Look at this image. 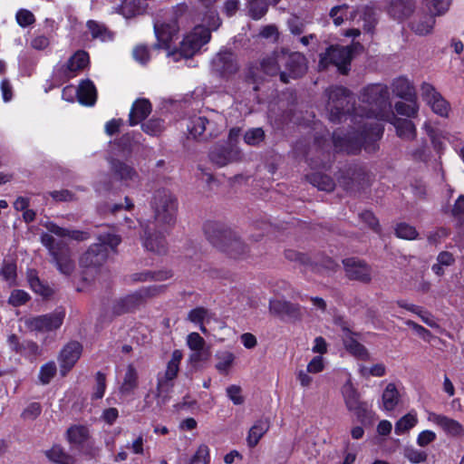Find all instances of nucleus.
I'll list each match as a JSON object with an SVG mask.
<instances>
[{
    "label": "nucleus",
    "mask_w": 464,
    "mask_h": 464,
    "mask_svg": "<svg viewBox=\"0 0 464 464\" xmlns=\"http://www.w3.org/2000/svg\"><path fill=\"white\" fill-rule=\"evenodd\" d=\"M382 402L385 410L392 411L399 402V392L394 383H389L383 393Z\"/></svg>",
    "instance_id": "obj_42"
},
{
    "label": "nucleus",
    "mask_w": 464,
    "mask_h": 464,
    "mask_svg": "<svg viewBox=\"0 0 464 464\" xmlns=\"http://www.w3.org/2000/svg\"><path fill=\"white\" fill-rule=\"evenodd\" d=\"M390 93L388 87L383 84H371L365 87L361 94V101L371 106L367 118L377 117L379 113L390 107Z\"/></svg>",
    "instance_id": "obj_11"
},
{
    "label": "nucleus",
    "mask_w": 464,
    "mask_h": 464,
    "mask_svg": "<svg viewBox=\"0 0 464 464\" xmlns=\"http://www.w3.org/2000/svg\"><path fill=\"white\" fill-rule=\"evenodd\" d=\"M407 102L409 103L404 102H397L394 105V109L400 115L406 116L408 118H415L419 111V105L416 102V99Z\"/></svg>",
    "instance_id": "obj_43"
},
{
    "label": "nucleus",
    "mask_w": 464,
    "mask_h": 464,
    "mask_svg": "<svg viewBox=\"0 0 464 464\" xmlns=\"http://www.w3.org/2000/svg\"><path fill=\"white\" fill-rule=\"evenodd\" d=\"M138 374L135 368L130 364L127 368L123 382L121 386L122 393H130L137 387Z\"/></svg>",
    "instance_id": "obj_46"
},
{
    "label": "nucleus",
    "mask_w": 464,
    "mask_h": 464,
    "mask_svg": "<svg viewBox=\"0 0 464 464\" xmlns=\"http://www.w3.org/2000/svg\"><path fill=\"white\" fill-rule=\"evenodd\" d=\"M165 233L162 228H159L155 226H147L144 230V241L143 246L145 248L152 253L158 255H164L168 251V244L165 238Z\"/></svg>",
    "instance_id": "obj_18"
},
{
    "label": "nucleus",
    "mask_w": 464,
    "mask_h": 464,
    "mask_svg": "<svg viewBox=\"0 0 464 464\" xmlns=\"http://www.w3.org/2000/svg\"><path fill=\"white\" fill-rule=\"evenodd\" d=\"M222 122L223 116L220 113L209 111L206 115L190 117L188 130L194 139L208 141L221 133Z\"/></svg>",
    "instance_id": "obj_7"
},
{
    "label": "nucleus",
    "mask_w": 464,
    "mask_h": 464,
    "mask_svg": "<svg viewBox=\"0 0 464 464\" xmlns=\"http://www.w3.org/2000/svg\"><path fill=\"white\" fill-rule=\"evenodd\" d=\"M345 349L353 356L361 360H368L369 353L364 345L360 343L353 337L349 336L343 340Z\"/></svg>",
    "instance_id": "obj_40"
},
{
    "label": "nucleus",
    "mask_w": 464,
    "mask_h": 464,
    "mask_svg": "<svg viewBox=\"0 0 464 464\" xmlns=\"http://www.w3.org/2000/svg\"><path fill=\"white\" fill-rule=\"evenodd\" d=\"M342 394L347 410L353 411L361 423H372L374 413L369 410L367 402L361 401V395L351 381L343 385Z\"/></svg>",
    "instance_id": "obj_9"
},
{
    "label": "nucleus",
    "mask_w": 464,
    "mask_h": 464,
    "mask_svg": "<svg viewBox=\"0 0 464 464\" xmlns=\"http://www.w3.org/2000/svg\"><path fill=\"white\" fill-rule=\"evenodd\" d=\"M110 165L112 175L127 185L130 181H136L139 178L135 169L121 160L111 159Z\"/></svg>",
    "instance_id": "obj_26"
},
{
    "label": "nucleus",
    "mask_w": 464,
    "mask_h": 464,
    "mask_svg": "<svg viewBox=\"0 0 464 464\" xmlns=\"http://www.w3.org/2000/svg\"><path fill=\"white\" fill-rule=\"evenodd\" d=\"M56 373V366L55 363L51 362H48L41 367L40 370V381L44 384H47L50 382L51 379L55 375Z\"/></svg>",
    "instance_id": "obj_62"
},
{
    "label": "nucleus",
    "mask_w": 464,
    "mask_h": 464,
    "mask_svg": "<svg viewBox=\"0 0 464 464\" xmlns=\"http://www.w3.org/2000/svg\"><path fill=\"white\" fill-rule=\"evenodd\" d=\"M414 9V0H391L388 13L392 18L402 21L408 18Z\"/></svg>",
    "instance_id": "obj_27"
},
{
    "label": "nucleus",
    "mask_w": 464,
    "mask_h": 464,
    "mask_svg": "<svg viewBox=\"0 0 464 464\" xmlns=\"http://www.w3.org/2000/svg\"><path fill=\"white\" fill-rule=\"evenodd\" d=\"M306 179L314 187L323 191L331 192L335 188L334 180L330 176L321 172L307 175Z\"/></svg>",
    "instance_id": "obj_37"
},
{
    "label": "nucleus",
    "mask_w": 464,
    "mask_h": 464,
    "mask_svg": "<svg viewBox=\"0 0 464 464\" xmlns=\"http://www.w3.org/2000/svg\"><path fill=\"white\" fill-rule=\"evenodd\" d=\"M77 98L81 104L92 106L97 98L96 88L90 80L82 81L77 89Z\"/></svg>",
    "instance_id": "obj_34"
},
{
    "label": "nucleus",
    "mask_w": 464,
    "mask_h": 464,
    "mask_svg": "<svg viewBox=\"0 0 464 464\" xmlns=\"http://www.w3.org/2000/svg\"><path fill=\"white\" fill-rule=\"evenodd\" d=\"M269 312L275 316L284 318L288 317L293 320L302 318L301 307L283 299H275L269 302Z\"/></svg>",
    "instance_id": "obj_22"
},
{
    "label": "nucleus",
    "mask_w": 464,
    "mask_h": 464,
    "mask_svg": "<svg viewBox=\"0 0 464 464\" xmlns=\"http://www.w3.org/2000/svg\"><path fill=\"white\" fill-rule=\"evenodd\" d=\"M265 139V131L262 128H255L248 130L244 135V140L246 143L251 146H256L260 144Z\"/></svg>",
    "instance_id": "obj_55"
},
{
    "label": "nucleus",
    "mask_w": 464,
    "mask_h": 464,
    "mask_svg": "<svg viewBox=\"0 0 464 464\" xmlns=\"http://www.w3.org/2000/svg\"><path fill=\"white\" fill-rule=\"evenodd\" d=\"M270 428V421L267 418L257 420L255 424L250 428L246 438V442L249 448H255L261 438L268 431Z\"/></svg>",
    "instance_id": "obj_31"
},
{
    "label": "nucleus",
    "mask_w": 464,
    "mask_h": 464,
    "mask_svg": "<svg viewBox=\"0 0 464 464\" xmlns=\"http://www.w3.org/2000/svg\"><path fill=\"white\" fill-rule=\"evenodd\" d=\"M82 346L79 342L68 343L60 353L61 373L65 375L79 360Z\"/></svg>",
    "instance_id": "obj_24"
},
{
    "label": "nucleus",
    "mask_w": 464,
    "mask_h": 464,
    "mask_svg": "<svg viewBox=\"0 0 464 464\" xmlns=\"http://www.w3.org/2000/svg\"><path fill=\"white\" fill-rule=\"evenodd\" d=\"M182 352L180 350H175L173 351L171 354V359L167 364V369L165 372V374L162 378H160L158 380V385H157V397L160 396V393L162 392L163 389L167 387L169 390L172 387V384H169L171 381H173L179 372V363L182 359Z\"/></svg>",
    "instance_id": "obj_23"
},
{
    "label": "nucleus",
    "mask_w": 464,
    "mask_h": 464,
    "mask_svg": "<svg viewBox=\"0 0 464 464\" xmlns=\"http://www.w3.org/2000/svg\"><path fill=\"white\" fill-rule=\"evenodd\" d=\"M425 7L435 16L444 14L451 5V0H424Z\"/></svg>",
    "instance_id": "obj_45"
},
{
    "label": "nucleus",
    "mask_w": 464,
    "mask_h": 464,
    "mask_svg": "<svg viewBox=\"0 0 464 464\" xmlns=\"http://www.w3.org/2000/svg\"><path fill=\"white\" fill-rule=\"evenodd\" d=\"M392 123L401 139L412 140L416 138V127L411 120L398 118L395 115H392Z\"/></svg>",
    "instance_id": "obj_32"
},
{
    "label": "nucleus",
    "mask_w": 464,
    "mask_h": 464,
    "mask_svg": "<svg viewBox=\"0 0 464 464\" xmlns=\"http://www.w3.org/2000/svg\"><path fill=\"white\" fill-rule=\"evenodd\" d=\"M170 276L171 275L169 274V272L166 271H145L141 273L133 274L132 280L135 282H145L150 280L162 281Z\"/></svg>",
    "instance_id": "obj_47"
},
{
    "label": "nucleus",
    "mask_w": 464,
    "mask_h": 464,
    "mask_svg": "<svg viewBox=\"0 0 464 464\" xmlns=\"http://www.w3.org/2000/svg\"><path fill=\"white\" fill-rule=\"evenodd\" d=\"M203 230L207 239L218 249L221 245L227 242L234 231L225 223L215 220L205 222Z\"/></svg>",
    "instance_id": "obj_19"
},
{
    "label": "nucleus",
    "mask_w": 464,
    "mask_h": 464,
    "mask_svg": "<svg viewBox=\"0 0 464 464\" xmlns=\"http://www.w3.org/2000/svg\"><path fill=\"white\" fill-rule=\"evenodd\" d=\"M29 284L32 289L44 297H48L53 295V290L48 285H44L37 276H29Z\"/></svg>",
    "instance_id": "obj_53"
},
{
    "label": "nucleus",
    "mask_w": 464,
    "mask_h": 464,
    "mask_svg": "<svg viewBox=\"0 0 464 464\" xmlns=\"http://www.w3.org/2000/svg\"><path fill=\"white\" fill-rule=\"evenodd\" d=\"M210 161L218 167H224L241 159V152L230 144H216L209 151Z\"/></svg>",
    "instance_id": "obj_20"
},
{
    "label": "nucleus",
    "mask_w": 464,
    "mask_h": 464,
    "mask_svg": "<svg viewBox=\"0 0 464 464\" xmlns=\"http://www.w3.org/2000/svg\"><path fill=\"white\" fill-rule=\"evenodd\" d=\"M211 357V352L208 346L195 350L189 356V361L194 367H198L199 363L208 362Z\"/></svg>",
    "instance_id": "obj_57"
},
{
    "label": "nucleus",
    "mask_w": 464,
    "mask_h": 464,
    "mask_svg": "<svg viewBox=\"0 0 464 464\" xmlns=\"http://www.w3.org/2000/svg\"><path fill=\"white\" fill-rule=\"evenodd\" d=\"M403 456L411 463L418 464L425 462L428 455L425 451L408 446L403 450Z\"/></svg>",
    "instance_id": "obj_50"
},
{
    "label": "nucleus",
    "mask_w": 464,
    "mask_h": 464,
    "mask_svg": "<svg viewBox=\"0 0 464 464\" xmlns=\"http://www.w3.org/2000/svg\"><path fill=\"white\" fill-rule=\"evenodd\" d=\"M436 423L440 426L447 434L450 436L458 437L464 435L463 426L453 419L439 415L436 417Z\"/></svg>",
    "instance_id": "obj_38"
},
{
    "label": "nucleus",
    "mask_w": 464,
    "mask_h": 464,
    "mask_svg": "<svg viewBox=\"0 0 464 464\" xmlns=\"http://www.w3.org/2000/svg\"><path fill=\"white\" fill-rule=\"evenodd\" d=\"M417 423V418L411 413L401 417L395 424V432L397 434L404 433L413 428Z\"/></svg>",
    "instance_id": "obj_51"
},
{
    "label": "nucleus",
    "mask_w": 464,
    "mask_h": 464,
    "mask_svg": "<svg viewBox=\"0 0 464 464\" xmlns=\"http://www.w3.org/2000/svg\"><path fill=\"white\" fill-rule=\"evenodd\" d=\"M210 38L209 30L204 25H198L185 36L179 49L169 52L168 56L172 57L174 62H179L180 58L189 59L208 44Z\"/></svg>",
    "instance_id": "obj_8"
},
{
    "label": "nucleus",
    "mask_w": 464,
    "mask_h": 464,
    "mask_svg": "<svg viewBox=\"0 0 464 464\" xmlns=\"http://www.w3.org/2000/svg\"><path fill=\"white\" fill-rule=\"evenodd\" d=\"M154 31L158 43L154 45L155 48H170V43L179 32L177 17L175 14H170L169 19L160 22L157 20L154 24Z\"/></svg>",
    "instance_id": "obj_17"
},
{
    "label": "nucleus",
    "mask_w": 464,
    "mask_h": 464,
    "mask_svg": "<svg viewBox=\"0 0 464 464\" xmlns=\"http://www.w3.org/2000/svg\"><path fill=\"white\" fill-rule=\"evenodd\" d=\"M282 55V48L280 50L274 51L271 54L263 58L259 63L261 64V69L266 75L268 76H276L280 75L282 72V63L281 57Z\"/></svg>",
    "instance_id": "obj_29"
},
{
    "label": "nucleus",
    "mask_w": 464,
    "mask_h": 464,
    "mask_svg": "<svg viewBox=\"0 0 464 464\" xmlns=\"http://www.w3.org/2000/svg\"><path fill=\"white\" fill-rule=\"evenodd\" d=\"M151 112V104L149 100L140 98L134 102L129 115L130 126L137 125L144 121Z\"/></svg>",
    "instance_id": "obj_28"
},
{
    "label": "nucleus",
    "mask_w": 464,
    "mask_h": 464,
    "mask_svg": "<svg viewBox=\"0 0 464 464\" xmlns=\"http://www.w3.org/2000/svg\"><path fill=\"white\" fill-rule=\"evenodd\" d=\"M392 92L399 98L405 101H411L416 99V92L414 86L411 82L404 78L399 77L395 79L392 84Z\"/></svg>",
    "instance_id": "obj_33"
},
{
    "label": "nucleus",
    "mask_w": 464,
    "mask_h": 464,
    "mask_svg": "<svg viewBox=\"0 0 464 464\" xmlns=\"http://www.w3.org/2000/svg\"><path fill=\"white\" fill-rule=\"evenodd\" d=\"M287 25L291 34L300 35L304 32L305 23L296 15H291L287 20Z\"/></svg>",
    "instance_id": "obj_61"
},
{
    "label": "nucleus",
    "mask_w": 464,
    "mask_h": 464,
    "mask_svg": "<svg viewBox=\"0 0 464 464\" xmlns=\"http://www.w3.org/2000/svg\"><path fill=\"white\" fill-rule=\"evenodd\" d=\"M362 48V46L359 43L346 46L340 44L330 45L324 52L319 53V71H325L330 66H334L340 74L348 75L354 53Z\"/></svg>",
    "instance_id": "obj_4"
},
{
    "label": "nucleus",
    "mask_w": 464,
    "mask_h": 464,
    "mask_svg": "<svg viewBox=\"0 0 464 464\" xmlns=\"http://www.w3.org/2000/svg\"><path fill=\"white\" fill-rule=\"evenodd\" d=\"M265 73L261 69L259 63H251L246 68L244 81L248 84H253V90L257 92L259 85L265 82Z\"/></svg>",
    "instance_id": "obj_35"
},
{
    "label": "nucleus",
    "mask_w": 464,
    "mask_h": 464,
    "mask_svg": "<svg viewBox=\"0 0 464 464\" xmlns=\"http://www.w3.org/2000/svg\"><path fill=\"white\" fill-rule=\"evenodd\" d=\"M87 27L92 38H100L102 41L111 40L112 38L111 33L104 24L90 20L87 23Z\"/></svg>",
    "instance_id": "obj_48"
},
{
    "label": "nucleus",
    "mask_w": 464,
    "mask_h": 464,
    "mask_svg": "<svg viewBox=\"0 0 464 464\" xmlns=\"http://www.w3.org/2000/svg\"><path fill=\"white\" fill-rule=\"evenodd\" d=\"M285 257L289 261L298 262L299 264L304 265V266L312 265V260L307 255L297 252L293 249L285 250Z\"/></svg>",
    "instance_id": "obj_60"
},
{
    "label": "nucleus",
    "mask_w": 464,
    "mask_h": 464,
    "mask_svg": "<svg viewBox=\"0 0 464 464\" xmlns=\"http://www.w3.org/2000/svg\"><path fill=\"white\" fill-rule=\"evenodd\" d=\"M209 450L205 444L198 447L195 454L192 456L189 464H208Z\"/></svg>",
    "instance_id": "obj_58"
},
{
    "label": "nucleus",
    "mask_w": 464,
    "mask_h": 464,
    "mask_svg": "<svg viewBox=\"0 0 464 464\" xmlns=\"http://www.w3.org/2000/svg\"><path fill=\"white\" fill-rule=\"evenodd\" d=\"M374 116L367 118L360 127L359 134L355 138L341 136L337 131L333 133V142L334 148L339 151L347 153H355L362 146L369 152H373L378 149L377 141L382 138L383 126L375 121Z\"/></svg>",
    "instance_id": "obj_1"
},
{
    "label": "nucleus",
    "mask_w": 464,
    "mask_h": 464,
    "mask_svg": "<svg viewBox=\"0 0 464 464\" xmlns=\"http://www.w3.org/2000/svg\"><path fill=\"white\" fill-rule=\"evenodd\" d=\"M89 64V54L87 52L79 50L72 56L70 57L64 65V72H76L84 69Z\"/></svg>",
    "instance_id": "obj_36"
},
{
    "label": "nucleus",
    "mask_w": 464,
    "mask_h": 464,
    "mask_svg": "<svg viewBox=\"0 0 464 464\" xmlns=\"http://www.w3.org/2000/svg\"><path fill=\"white\" fill-rule=\"evenodd\" d=\"M154 213L152 226L169 231L176 223L178 202L175 196L166 188L157 189L150 201Z\"/></svg>",
    "instance_id": "obj_3"
},
{
    "label": "nucleus",
    "mask_w": 464,
    "mask_h": 464,
    "mask_svg": "<svg viewBox=\"0 0 464 464\" xmlns=\"http://www.w3.org/2000/svg\"><path fill=\"white\" fill-rule=\"evenodd\" d=\"M97 243L91 245L88 249L80 256V266L86 269L98 271L108 260L110 248L117 253V246L121 242V236L111 230L101 232L97 236Z\"/></svg>",
    "instance_id": "obj_2"
},
{
    "label": "nucleus",
    "mask_w": 464,
    "mask_h": 464,
    "mask_svg": "<svg viewBox=\"0 0 464 464\" xmlns=\"http://www.w3.org/2000/svg\"><path fill=\"white\" fill-rule=\"evenodd\" d=\"M219 250L234 259L246 258L250 252L249 246L236 231H233L227 242L221 245Z\"/></svg>",
    "instance_id": "obj_21"
},
{
    "label": "nucleus",
    "mask_w": 464,
    "mask_h": 464,
    "mask_svg": "<svg viewBox=\"0 0 464 464\" xmlns=\"http://www.w3.org/2000/svg\"><path fill=\"white\" fill-rule=\"evenodd\" d=\"M218 358L220 361L216 364V368L219 372L227 374L235 360V356L232 353L225 352Z\"/></svg>",
    "instance_id": "obj_59"
},
{
    "label": "nucleus",
    "mask_w": 464,
    "mask_h": 464,
    "mask_svg": "<svg viewBox=\"0 0 464 464\" xmlns=\"http://www.w3.org/2000/svg\"><path fill=\"white\" fill-rule=\"evenodd\" d=\"M428 104L430 105L432 111L444 117V116H447L448 115V112H449V109H450V105L449 103L447 102L446 100H444L440 94L437 95L436 97H434V99H431V101H430L428 102Z\"/></svg>",
    "instance_id": "obj_56"
},
{
    "label": "nucleus",
    "mask_w": 464,
    "mask_h": 464,
    "mask_svg": "<svg viewBox=\"0 0 464 464\" xmlns=\"http://www.w3.org/2000/svg\"><path fill=\"white\" fill-rule=\"evenodd\" d=\"M267 0H248L247 8L253 19H260L267 12Z\"/></svg>",
    "instance_id": "obj_49"
},
{
    "label": "nucleus",
    "mask_w": 464,
    "mask_h": 464,
    "mask_svg": "<svg viewBox=\"0 0 464 464\" xmlns=\"http://www.w3.org/2000/svg\"><path fill=\"white\" fill-rule=\"evenodd\" d=\"M337 181L345 191L356 194L370 185V177L364 168L354 165L341 169Z\"/></svg>",
    "instance_id": "obj_10"
},
{
    "label": "nucleus",
    "mask_w": 464,
    "mask_h": 464,
    "mask_svg": "<svg viewBox=\"0 0 464 464\" xmlns=\"http://www.w3.org/2000/svg\"><path fill=\"white\" fill-rule=\"evenodd\" d=\"M395 234L398 237L407 240H412L418 237L416 228L406 223L397 225Z\"/></svg>",
    "instance_id": "obj_54"
},
{
    "label": "nucleus",
    "mask_w": 464,
    "mask_h": 464,
    "mask_svg": "<svg viewBox=\"0 0 464 464\" xmlns=\"http://www.w3.org/2000/svg\"><path fill=\"white\" fill-rule=\"evenodd\" d=\"M142 130L151 136L159 135L162 132L164 126L163 121L158 118H152L148 121L142 123L141 125Z\"/></svg>",
    "instance_id": "obj_52"
},
{
    "label": "nucleus",
    "mask_w": 464,
    "mask_h": 464,
    "mask_svg": "<svg viewBox=\"0 0 464 464\" xmlns=\"http://www.w3.org/2000/svg\"><path fill=\"white\" fill-rule=\"evenodd\" d=\"M327 97L326 111L328 119L334 123H339L346 118L354 108V96L353 92L343 86H331L324 92Z\"/></svg>",
    "instance_id": "obj_5"
},
{
    "label": "nucleus",
    "mask_w": 464,
    "mask_h": 464,
    "mask_svg": "<svg viewBox=\"0 0 464 464\" xmlns=\"http://www.w3.org/2000/svg\"><path fill=\"white\" fill-rule=\"evenodd\" d=\"M162 286H149L139 289L119 299L113 305V312L116 314L130 313L143 305L149 298L158 295Z\"/></svg>",
    "instance_id": "obj_13"
},
{
    "label": "nucleus",
    "mask_w": 464,
    "mask_h": 464,
    "mask_svg": "<svg viewBox=\"0 0 464 464\" xmlns=\"http://www.w3.org/2000/svg\"><path fill=\"white\" fill-rule=\"evenodd\" d=\"M282 72L280 81L284 83L289 82V78H299L307 71V60L305 56L299 52H289L282 48L281 55Z\"/></svg>",
    "instance_id": "obj_12"
},
{
    "label": "nucleus",
    "mask_w": 464,
    "mask_h": 464,
    "mask_svg": "<svg viewBox=\"0 0 464 464\" xmlns=\"http://www.w3.org/2000/svg\"><path fill=\"white\" fill-rule=\"evenodd\" d=\"M48 459L59 464H74V459L65 453L60 446H53L50 450L46 451Z\"/></svg>",
    "instance_id": "obj_44"
},
{
    "label": "nucleus",
    "mask_w": 464,
    "mask_h": 464,
    "mask_svg": "<svg viewBox=\"0 0 464 464\" xmlns=\"http://www.w3.org/2000/svg\"><path fill=\"white\" fill-rule=\"evenodd\" d=\"M345 276L352 281L369 285L372 280V266L358 257H347L342 261Z\"/></svg>",
    "instance_id": "obj_15"
},
{
    "label": "nucleus",
    "mask_w": 464,
    "mask_h": 464,
    "mask_svg": "<svg viewBox=\"0 0 464 464\" xmlns=\"http://www.w3.org/2000/svg\"><path fill=\"white\" fill-rule=\"evenodd\" d=\"M68 440L71 443L81 445L89 439V430L83 425H74L67 430Z\"/></svg>",
    "instance_id": "obj_41"
},
{
    "label": "nucleus",
    "mask_w": 464,
    "mask_h": 464,
    "mask_svg": "<svg viewBox=\"0 0 464 464\" xmlns=\"http://www.w3.org/2000/svg\"><path fill=\"white\" fill-rule=\"evenodd\" d=\"M41 243L48 250L51 256V263L55 266L58 271L65 276H70L75 269V263L72 258V252L64 240H56L52 235L43 233Z\"/></svg>",
    "instance_id": "obj_6"
},
{
    "label": "nucleus",
    "mask_w": 464,
    "mask_h": 464,
    "mask_svg": "<svg viewBox=\"0 0 464 464\" xmlns=\"http://www.w3.org/2000/svg\"><path fill=\"white\" fill-rule=\"evenodd\" d=\"M451 213L459 225H464V195H460L458 198L452 208Z\"/></svg>",
    "instance_id": "obj_64"
},
{
    "label": "nucleus",
    "mask_w": 464,
    "mask_h": 464,
    "mask_svg": "<svg viewBox=\"0 0 464 464\" xmlns=\"http://www.w3.org/2000/svg\"><path fill=\"white\" fill-rule=\"evenodd\" d=\"M435 23V15L428 10H422L411 20L410 28L417 35L424 36L432 33Z\"/></svg>",
    "instance_id": "obj_25"
},
{
    "label": "nucleus",
    "mask_w": 464,
    "mask_h": 464,
    "mask_svg": "<svg viewBox=\"0 0 464 464\" xmlns=\"http://www.w3.org/2000/svg\"><path fill=\"white\" fill-rule=\"evenodd\" d=\"M63 318V312L55 311L51 314L27 318L24 324L30 331L44 333L58 329L62 325Z\"/></svg>",
    "instance_id": "obj_16"
},
{
    "label": "nucleus",
    "mask_w": 464,
    "mask_h": 464,
    "mask_svg": "<svg viewBox=\"0 0 464 464\" xmlns=\"http://www.w3.org/2000/svg\"><path fill=\"white\" fill-rule=\"evenodd\" d=\"M239 69L237 56L228 49L219 51L211 60L212 72L223 80H229Z\"/></svg>",
    "instance_id": "obj_14"
},
{
    "label": "nucleus",
    "mask_w": 464,
    "mask_h": 464,
    "mask_svg": "<svg viewBox=\"0 0 464 464\" xmlns=\"http://www.w3.org/2000/svg\"><path fill=\"white\" fill-rule=\"evenodd\" d=\"M377 14L373 7L369 5L362 6L360 9L359 19L363 22L362 27L368 32L372 33L377 23Z\"/></svg>",
    "instance_id": "obj_39"
},
{
    "label": "nucleus",
    "mask_w": 464,
    "mask_h": 464,
    "mask_svg": "<svg viewBox=\"0 0 464 464\" xmlns=\"http://www.w3.org/2000/svg\"><path fill=\"white\" fill-rule=\"evenodd\" d=\"M44 226L50 233L60 237H68L79 242L90 238V234L86 231L64 228L53 222H46Z\"/></svg>",
    "instance_id": "obj_30"
},
{
    "label": "nucleus",
    "mask_w": 464,
    "mask_h": 464,
    "mask_svg": "<svg viewBox=\"0 0 464 464\" xmlns=\"http://www.w3.org/2000/svg\"><path fill=\"white\" fill-rule=\"evenodd\" d=\"M207 10L208 12L204 18V21L208 25V27L206 28L208 29L210 33L212 30H217L219 27L221 21L214 7Z\"/></svg>",
    "instance_id": "obj_63"
}]
</instances>
